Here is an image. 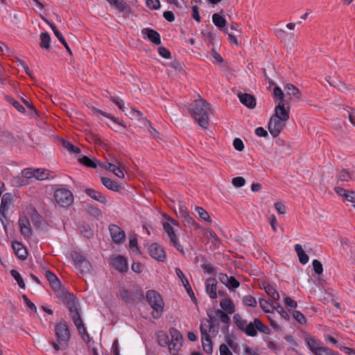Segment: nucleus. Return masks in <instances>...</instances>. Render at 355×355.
<instances>
[{
  "label": "nucleus",
  "mask_w": 355,
  "mask_h": 355,
  "mask_svg": "<svg viewBox=\"0 0 355 355\" xmlns=\"http://www.w3.org/2000/svg\"><path fill=\"white\" fill-rule=\"evenodd\" d=\"M189 110L199 125L203 128H207L211 112V106L209 103L202 98L195 100L189 105Z\"/></svg>",
  "instance_id": "f257e3e1"
},
{
  "label": "nucleus",
  "mask_w": 355,
  "mask_h": 355,
  "mask_svg": "<svg viewBox=\"0 0 355 355\" xmlns=\"http://www.w3.org/2000/svg\"><path fill=\"white\" fill-rule=\"evenodd\" d=\"M289 110L290 106L284 109L283 103L275 107V114L268 123V130L272 137H277L285 126V122L289 119Z\"/></svg>",
  "instance_id": "f03ea898"
},
{
  "label": "nucleus",
  "mask_w": 355,
  "mask_h": 355,
  "mask_svg": "<svg viewBox=\"0 0 355 355\" xmlns=\"http://www.w3.org/2000/svg\"><path fill=\"white\" fill-rule=\"evenodd\" d=\"M146 299L153 310L152 312L153 318L154 319L159 318L163 313L164 306V302L161 295L154 290H148L146 292Z\"/></svg>",
  "instance_id": "7ed1b4c3"
},
{
  "label": "nucleus",
  "mask_w": 355,
  "mask_h": 355,
  "mask_svg": "<svg viewBox=\"0 0 355 355\" xmlns=\"http://www.w3.org/2000/svg\"><path fill=\"white\" fill-rule=\"evenodd\" d=\"M119 296L127 304H138L145 298L143 291L140 289H137L132 292L127 289H121Z\"/></svg>",
  "instance_id": "20e7f679"
},
{
  "label": "nucleus",
  "mask_w": 355,
  "mask_h": 355,
  "mask_svg": "<svg viewBox=\"0 0 355 355\" xmlns=\"http://www.w3.org/2000/svg\"><path fill=\"white\" fill-rule=\"evenodd\" d=\"M54 198L58 204L62 207L69 206L73 201V196L69 189L61 188L54 192Z\"/></svg>",
  "instance_id": "39448f33"
},
{
  "label": "nucleus",
  "mask_w": 355,
  "mask_h": 355,
  "mask_svg": "<svg viewBox=\"0 0 355 355\" xmlns=\"http://www.w3.org/2000/svg\"><path fill=\"white\" fill-rule=\"evenodd\" d=\"M74 263L82 274L88 273L92 269V265L89 261L84 256L77 252H73L71 254Z\"/></svg>",
  "instance_id": "423d86ee"
},
{
  "label": "nucleus",
  "mask_w": 355,
  "mask_h": 355,
  "mask_svg": "<svg viewBox=\"0 0 355 355\" xmlns=\"http://www.w3.org/2000/svg\"><path fill=\"white\" fill-rule=\"evenodd\" d=\"M163 228L169 238L170 244L176 248L182 254H184L183 247L180 245L178 238L172 227L171 224L167 222L163 223Z\"/></svg>",
  "instance_id": "0eeeda50"
},
{
  "label": "nucleus",
  "mask_w": 355,
  "mask_h": 355,
  "mask_svg": "<svg viewBox=\"0 0 355 355\" xmlns=\"http://www.w3.org/2000/svg\"><path fill=\"white\" fill-rule=\"evenodd\" d=\"M57 297L61 300L62 303L67 306L68 309H71L72 306H77L79 304L78 298L73 293H70L66 290L61 291Z\"/></svg>",
  "instance_id": "6e6552de"
},
{
  "label": "nucleus",
  "mask_w": 355,
  "mask_h": 355,
  "mask_svg": "<svg viewBox=\"0 0 355 355\" xmlns=\"http://www.w3.org/2000/svg\"><path fill=\"white\" fill-rule=\"evenodd\" d=\"M55 335L59 341H68L71 337L69 327L65 322L55 326Z\"/></svg>",
  "instance_id": "1a4fd4ad"
},
{
  "label": "nucleus",
  "mask_w": 355,
  "mask_h": 355,
  "mask_svg": "<svg viewBox=\"0 0 355 355\" xmlns=\"http://www.w3.org/2000/svg\"><path fill=\"white\" fill-rule=\"evenodd\" d=\"M109 231L113 241L116 244H121L125 241V232L118 225L111 224L109 226Z\"/></svg>",
  "instance_id": "9d476101"
},
{
  "label": "nucleus",
  "mask_w": 355,
  "mask_h": 355,
  "mask_svg": "<svg viewBox=\"0 0 355 355\" xmlns=\"http://www.w3.org/2000/svg\"><path fill=\"white\" fill-rule=\"evenodd\" d=\"M150 256L158 261H164L166 259V253L164 248L157 243H152L148 248Z\"/></svg>",
  "instance_id": "9b49d317"
},
{
  "label": "nucleus",
  "mask_w": 355,
  "mask_h": 355,
  "mask_svg": "<svg viewBox=\"0 0 355 355\" xmlns=\"http://www.w3.org/2000/svg\"><path fill=\"white\" fill-rule=\"evenodd\" d=\"M45 276L57 295L60 294L61 291L65 290L64 288L61 287L59 279L51 271L49 270H46Z\"/></svg>",
  "instance_id": "f8f14e48"
},
{
  "label": "nucleus",
  "mask_w": 355,
  "mask_h": 355,
  "mask_svg": "<svg viewBox=\"0 0 355 355\" xmlns=\"http://www.w3.org/2000/svg\"><path fill=\"white\" fill-rule=\"evenodd\" d=\"M286 95L289 97V100L298 102L302 98V94L298 88L293 84H286L284 87Z\"/></svg>",
  "instance_id": "ddd939ff"
},
{
  "label": "nucleus",
  "mask_w": 355,
  "mask_h": 355,
  "mask_svg": "<svg viewBox=\"0 0 355 355\" xmlns=\"http://www.w3.org/2000/svg\"><path fill=\"white\" fill-rule=\"evenodd\" d=\"M112 265L120 272H126L128 268L126 259L121 255L113 257L112 258Z\"/></svg>",
  "instance_id": "4468645a"
},
{
  "label": "nucleus",
  "mask_w": 355,
  "mask_h": 355,
  "mask_svg": "<svg viewBox=\"0 0 355 355\" xmlns=\"http://www.w3.org/2000/svg\"><path fill=\"white\" fill-rule=\"evenodd\" d=\"M175 273H176L177 276L178 277V278L181 280L184 287L185 288L187 292L188 293V294L190 296V297L191 298V300L193 302L195 300H196V298L195 297L193 291H192V288H191V285L189 284V282L185 277V276H184V273L182 272V271L179 268H175Z\"/></svg>",
  "instance_id": "2eb2a0df"
},
{
  "label": "nucleus",
  "mask_w": 355,
  "mask_h": 355,
  "mask_svg": "<svg viewBox=\"0 0 355 355\" xmlns=\"http://www.w3.org/2000/svg\"><path fill=\"white\" fill-rule=\"evenodd\" d=\"M19 225L21 233L25 237L30 238L32 235V231L28 218L26 216H20L19 219Z\"/></svg>",
  "instance_id": "dca6fc26"
},
{
  "label": "nucleus",
  "mask_w": 355,
  "mask_h": 355,
  "mask_svg": "<svg viewBox=\"0 0 355 355\" xmlns=\"http://www.w3.org/2000/svg\"><path fill=\"white\" fill-rule=\"evenodd\" d=\"M206 292L211 299L217 297V281L215 278L209 277L206 280Z\"/></svg>",
  "instance_id": "f3484780"
},
{
  "label": "nucleus",
  "mask_w": 355,
  "mask_h": 355,
  "mask_svg": "<svg viewBox=\"0 0 355 355\" xmlns=\"http://www.w3.org/2000/svg\"><path fill=\"white\" fill-rule=\"evenodd\" d=\"M141 33L146 36L148 40L153 44L156 45L161 44L160 35L156 31L150 28H145L142 29Z\"/></svg>",
  "instance_id": "a211bd4d"
},
{
  "label": "nucleus",
  "mask_w": 355,
  "mask_h": 355,
  "mask_svg": "<svg viewBox=\"0 0 355 355\" xmlns=\"http://www.w3.org/2000/svg\"><path fill=\"white\" fill-rule=\"evenodd\" d=\"M21 174L22 177L21 178H18L17 181L16 182L17 187H21L23 185L28 184V180L33 177L35 178V173L31 168H26L22 171Z\"/></svg>",
  "instance_id": "6ab92c4d"
},
{
  "label": "nucleus",
  "mask_w": 355,
  "mask_h": 355,
  "mask_svg": "<svg viewBox=\"0 0 355 355\" xmlns=\"http://www.w3.org/2000/svg\"><path fill=\"white\" fill-rule=\"evenodd\" d=\"M12 249L15 255L21 260H25L27 258L28 252L23 245L17 241H15L12 244Z\"/></svg>",
  "instance_id": "aec40b11"
},
{
  "label": "nucleus",
  "mask_w": 355,
  "mask_h": 355,
  "mask_svg": "<svg viewBox=\"0 0 355 355\" xmlns=\"http://www.w3.org/2000/svg\"><path fill=\"white\" fill-rule=\"evenodd\" d=\"M305 341L309 349L314 354H317L319 349L322 347L321 341L312 336H306Z\"/></svg>",
  "instance_id": "412c9836"
},
{
  "label": "nucleus",
  "mask_w": 355,
  "mask_h": 355,
  "mask_svg": "<svg viewBox=\"0 0 355 355\" xmlns=\"http://www.w3.org/2000/svg\"><path fill=\"white\" fill-rule=\"evenodd\" d=\"M238 97L240 101L248 107L254 108L256 106V99L252 95L239 93Z\"/></svg>",
  "instance_id": "4be33fe9"
},
{
  "label": "nucleus",
  "mask_w": 355,
  "mask_h": 355,
  "mask_svg": "<svg viewBox=\"0 0 355 355\" xmlns=\"http://www.w3.org/2000/svg\"><path fill=\"white\" fill-rule=\"evenodd\" d=\"M75 326L76 327L78 333L80 334L82 339L85 343L89 342V335L87 331L86 328L83 324L82 318H76V321L73 322Z\"/></svg>",
  "instance_id": "5701e85b"
},
{
  "label": "nucleus",
  "mask_w": 355,
  "mask_h": 355,
  "mask_svg": "<svg viewBox=\"0 0 355 355\" xmlns=\"http://www.w3.org/2000/svg\"><path fill=\"white\" fill-rule=\"evenodd\" d=\"M85 193L91 198L103 204L106 205L107 200L106 198L101 193L92 188H87L85 190Z\"/></svg>",
  "instance_id": "b1692460"
},
{
  "label": "nucleus",
  "mask_w": 355,
  "mask_h": 355,
  "mask_svg": "<svg viewBox=\"0 0 355 355\" xmlns=\"http://www.w3.org/2000/svg\"><path fill=\"white\" fill-rule=\"evenodd\" d=\"M101 183L109 190L113 191H119L122 189V187L119 184L116 182L111 180L110 178L106 177H102Z\"/></svg>",
  "instance_id": "393cba45"
},
{
  "label": "nucleus",
  "mask_w": 355,
  "mask_h": 355,
  "mask_svg": "<svg viewBox=\"0 0 355 355\" xmlns=\"http://www.w3.org/2000/svg\"><path fill=\"white\" fill-rule=\"evenodd\" d=\"M273 96L274 97L279 99V102L277 105H281L283 103V107L284 109H287V106H289L288 102L284 98L285 94L280 87H275L274 88Z\"/></svg>",
  "instance_id": "a878e982"
},
{
  "label": "nucleus",
  "mask_w": 355,
  "mask_h": 355,
  "mask_svg": "<svg viewBox=\"0 0 355 355\" xmlns=\"http://www.w3.org/2000/svg\"><path fill=\"white\" fill-rule=\"evenodd\" d=\"M220 305L221 308L227 311L228 313H233L235 312V306L232 300L230 297H225L220 301Z\"/></svg>",
  "instance_id": "bb28decb"
},
{
  "label": "nucleus",
  "mask_w": 355,
  "mask_h": 355,
  "mask_svg": "<svg viewBox=\"0 0 355 355\" xmlns=\"http://www.w3.org/2000/svg\"><path fill=\"white\" fill-rule=\"evenodd\" d=\"M212 21L215 26H216L220 31L226 32V29H225L226 20L223 17L220 15L218 13H214L212 15Z\"/></svg>",
  "instance_id": "cd10ccee"
},
{
  "label": "nucleus",
  "mask_w": 355,
  "mask_h": 355,
  "mask_svg": "<svg viewBox=\"0 0 355 355\" xmlns=\"http://www.w3.org/2000/svg\"><path fill=\"white\" fill-rule=\"evenodd\" d=\"M263 289L265 292L274 300H279V294L274 288V286L270 284H263Z\"/></svg>",
  "instance_id": "c85d7f7f"
},
{
  "label": "nucleus",
  "mask_w": 355,
  "mask_h": 355,
  "mask_svg": "<svg viewBox=\"0 0 355 355\" xmlns=\"http://www.w3.org/2000/svg\"><path fill=\"white\" fill-rule=\"evenodd\" d=\"M295 250L298 256L299 261L302 264H306L309 261V256L304 251L300 244L295 245Z\"/></svg>",
  "instance_id": "c756f323"
},
{
  "label": "nucleus",
  "mask_w": 355,
  "mask_h": 355,
  "mask_svg": "<svg viewBox=\"0 0 355 355\" xmlns=\"http://www.w3.org/2000/svg\"><path fill=\"white\" fill-rule=\"evenodd\" d=\"M270 307L272 309L271 313L275 310L283 318L286 320L288 321L290 320V316L288 313L284 310V309L282 306V305L278 302H274L270 304Z\"/></svg>",
  "instance_id": "7c9ffc66"
},
{
  "label": "nucleus",
  "mask_w": 355,
  "mask_h": 355,
  "mask_svg": "<svg viewBox=\"0 0 355 355\" xmlns=\"http://www.w3.org/2000/svg\"><path fill=\"white\" fill-rule=\"evenodd\" d=\"M60 145H62V146L63 148L67 149L70 153H73L75 154H79L80 153V148L75 146L71 143H70L69 141H68L64 139H61L60 140Z\"/></svg>",
  "instance_id": "2f4dec72"
},
{
  "label": "nucleus",
  "mask_w": 355,
  "mask_h": 355,
  "mask_svg": "<svg viewBox=\"0 0 355 355\" xmlns=\"http://www.w3.org/2000/svg\"><path fill=\"white\" fill-rule=\"evenodd\" d=\"M40 40L41 42L40 44V46L41 48L49 50L51 48L50 43H51V36L49 33H42L40 34Z\"/></svg>",
  "instance_id": "473e14b6"
},
{
  "label": "nucleus",
  "mask_w": 355,
  "mask_h": 355,
  "mask_svg": "<svg viewBox=\"0 0 355 355\" xmlns=\"http://www.w3.org/2000/svg\"><path fill=\"white\" fill-rule=\"evenodd\" d=\"M243 332L246 335L251 337H254L257 335V324L255 322V319L254 320L253 322H250V323L247 324Z\"/></svg>",
  "instance_id": "72a5a7b5"
},
{
  "label": "nucleus",
  "mask_w": 355,
  "mask_h": 355,
  "mask_svg": "<svg viewBox=\"0 0 355 355\" xmlns=\"http://www.w3.org/2000/svg\"><path fill=\"white\" fill-rule=\"evenodd\" d=\"M12 194L10 193H6L1 198V202L0 205V209L8 210L9 207L12 202Z\"/></svg>",
  "instance_id": "f704fd0d"
},
{
  "label": "nucleus",
  "mask_w": 355,
  "mask_h": 355,
  "mask_svg": "<svg viewBox=\"0 0 355 355\" xmlns=\"http://www.w3.org/2000/svg\"><path fill=\"white\" fill-rule=\"evenodd\" d=\"M158 344L162 347H166L169 344V337L164 331H159L157 334Z\"/></svg>",
  "instance_id": "c9c22d12"
},
{
  "label": "nucleus",
  "mask_w": 355,
  "mask_h": 355,
  "mask_svg": "<svg viewBox=\"0 0 355 355\" xmlns=\"http://www.w3.org/2000/svg\"><path fill=\"white\" fill-rule=\"evenodd\" d=\"M182 220L185 226L193 227L194 229L200 228L199 225L196 223L194 219L189 214V213L185 216V217L182 218Z\"/></svg>",
  "instance_id": "e433bc0d"
},
{
  "label": "nucleus",
  "mask_w": 355,
  "mask_h": 355,
  "mask_svg": "<svg viewBox=\"0 0 355 355\" xmlns=\"http://www.w3.org/2000/svg\"><path fill=\"white\" fill-rule=\"evenodd\" d=\"M78 161L82 164H83V165H85V166H86L87 167L96 168V166H97V164H96V161L95 160H92V159H91L90 158H89L88 157H87L85 155L80 156L78 158Z\"/></svg>",
  "instance_id": "4c0bfd02"
},
{
  "label": "nucleus",
  "mask_w": 355,
  "mask_h": 355,
  "mask_svg": "<svg viewBox=\"0 0 355 355\" xmlns=\"http://www.w3.org/2000/svg\"><path fill=\"white\" fill-rule=\"evenodd\" d=\"M196 211L198 213V218L204 221L211 223V218L208 212L201 207H196Z\"/></svg>",
  "instance_id": "58836bf2"
},
{
  "label": "nucleus",
  "mask_w": 355,
  "mask_h": 355,
  "mask_svg": "<svg viewBox=\"0 0 355 355\" xmlns=\"http://www.w3.org/2000/svg\"><path fill=\"white\" fill-rule=\"evenodd\" d=\"M233 320L237 326V327L242 331L245 330V327L247 325V321L243 320L241 316L239 313H236L234 317Z\"/></svg>",
  "instance_id": "ea45409f"
},
{
  "label": "nucleus",
  "mask_w": 355,
  "mask_h": 355,
  "mask_svg": "<svg viewBox=\"0 0 355 355\" xmlns=\"http://www.w3.org/2000/svg\"><path fill=\"white\" fill-rule=\"evenodd\" d=\"M81 234L87 239H92L94 236V232L88 225H83L79 227Z\"/></svg>",
  "instance_id": "a19ab883"
},
{
  "label": "nucleus",
  "mask_w": 355,
  "mask_h": 355,
  "mask_svg": "<svg viewBox=\"0 0 355 355\" xmlns=\"http://www.w3.org/2000/svg\"><path fill=\"white\" fill-rule=\"evenodd\" d=\"M70 313V317L73 320V322L76 321V318H81V309L80 304L76 306H73L71 307V309H69Z\"/></svg>",
  "instance_id": "79ce46f5"
},
{
  "label": "nucleus",
  "mask_w": 355,
  "mask_h": 355,
  "mask_svg": "<svg viewBox=\"0 0 355 355\" xmlns=\"http://www.w3.org/2000/svg\"><path fill=\"white\" fill-rule=\"evenodd\" d=\"M202 340V345L203 350L207 354H212V341L211 340L210 336L207 339L201 338Z\"/></svg>",
  "instance_id": "37998d69"
},
{
  "label": "nucleus",
  "mask_w": 355,
  "mask_h": 355,
  "mask_svg": "<svg viewBox=\"0 0 355 355\" xmlns=\"http://www.w3.org/2000/svg\"><path fill=\"white\" fill-rule=\"evenodd\" d=\"M35 173V178L39 180H44L49 178V171L45 169L37 168L34 170Z\"/></svg>",
  "instance_id": "c03bdc74"
},
{
  "label": "nucleus",
  "mask_w": 355,
  "mask_h": 355,
  "mask_svg": "<svg viewBox=\"0 0 355 355\" xmlns=\"http://www.w3.org/2000/svg\"><path fill=\"white\" fill-rule=\"evenodd\" d=\"M11 276L17 281L19 286L21 288H25V283L23 278L18 271L16 270H12L10 271Z\"/></svg>",
  "instance_id": "a18cd8bd"
},
{
  "label": "nucleus",
  "mask_w": 355,
  "mask_h": 355,
  "mask_svg": "<svg viewBox=\"0 0 355 355\" xmlns=\"http://www.w3.org/2000/svg\"><path fill=\"white\" fill-rule=\"evenodd\" d=\"M6 99L9 103L12 104L17 110L21 113L25 112V108L19 102L15 101L13 98L9 96H6Z\"/></svg>",
  "instance_id": "49530a36"
},
{
  "label": "nucleus",
  "mask_w": 355,
  "mask_h": 355,
  "mask_svg": "<svg viewBox=\"0 0 355 355\" xmlns=\"http://www.w3.org/2000/svg\"><path fill=\"white\" fill-rule=\"evenodd\" d=\"M170 334L171 336L172 342L176 341L177 343H180L181 344V342L182 340V336L180 333V331L175 329V328H171L169 330Z\"/></svg>",
  "instance_id": "de8ad7c7"
},
{
  "label": "nucleus",
  "mask_w": 355,
  "mask_h": 355,
  "mask_svg": "<svg viewBox=\"0 0 355 355\" xmlns=\"http://www.w3.org/2000/svg\"><path fill=\"white\" fill-rule=\"evenodd\" d=\"M109 164V171L114 173L117 177L120 178H124V173L121 171V169L116 165L112 163H108Z\"/></svg>",
  "instance_id": "09e8293b"
},
{
  "label": "nucleus",
  "mask_w": 355,
  "mask_h": 355,
  "mask_svg": "<svg viewBox=\"0 0 355 355\" xmlns=\"http://www.w3.org/2000/svg\"><path fill=\"white\" fill-rule=\"evenodd\" d=\"M255 322L257 324V331L266 334H270V329L268 326L263 324L259 318H255Z\"/></svg>",
  "instance_id": "8fccbe9b"
},
{
  "label": "nucleus",
  "mask_w": 355,
  "mask_h": 355,
  "mask_svg": "<svg viewBox=\"0 0 355 355\" xmlns=\"http://www.w3.org/2000/svg\"><path fill=\"white\" fill-rule=\"evenodd\" d=\"M31 209L33 211L31 220L35 226L40 227L42 223V218L34 207H32Z\"/></svg>",
  "instance_id": "3c124183"
},
{
  "label": "nucleus",
  "mask_w": 355,
  "mask_h": 355,
  "mask_svg": "<svg viewBox=\"0 0 355 355\" xmlns=\"http://www.w3.org/2000/svg\"><path fill=\"white\" fill-rule=\"evenodd\" d=\"M239 282L234 276H230L227 284L225 286L230 290H234L239 287Z\"/></svg>",
  "instance_id": "603ef678"
},
{
  "label": "nucleus",
  "mask_w": 355,
  "mask_h": 355,
  "mask_svg": "<svg viewBox=\"0 0 355 355\" xmlns=\"http://www.w3.org/2000/svg\"><path fill=\"white\" fill-rule=\"evenodd\" d=\"M243 302L245 305L252 307H255L257 304L256 299L252 295H245L243 297Z\"/></svg>",
  "instance_id": "864d4df0"
},
{
  "label": "nucleus",
  "mask_w": 355,
  "mask_h": 355,
  "mask_svg": "<svg viewBox=\"0 0 355 355\" xmlns=\"http://www.w3.org/2000/svg\"><path fill=\"white\" fill-rule=\"evenodd\" d=\"M188 209L183 202H179L178 211H176V214L181 219L188 214Z\"/></svg>",
  "instance_id": "5fc2aeb1"
},
{
  "label": "nucleus",
  "mask_w": 355,
  "mask_h": 355,
  "mask_svg": "<svg viewBox=\"0 0 355 355\" xmlns=\"http://www.w3.org/2000/svg\"><path fill=\"white\" fill-rule=\"evenodd\" d=\"M93 110H94L96 112L99 113V114H101V115H103V116H105V117H107V118H108V119H111L114 123H116V124H118V125H122V126H123V127H125V125H123L122 123H119V122L118 121L117 119H116V117H114V116H112V114H108V113H107V112H104V111H102V110H99V109H97V108H96V107H93Z\"/></svg>",
  "instance_id": "6e6d98bb"
},
{
  "label": "nucleus",
  "mask_w": 355,
  "mask_h": 355,
  "mask_svg": "<svg viewBox=\"0 0 355 355\" xmlns=\"http://www.w3.org/2000/svg\"><path fill=\"white\" fill-rule=\"evenodd\" d=\"M112 5L114 6L120 12H125L127 9L130 8L125 2L119 0L113 1Z\"/></svg>",
  "instance_id": "4d7b16f0"
},
{
  "label": "nucleus",
  "mask_w": 355,
  "mask_h": 355,
  "mask_svg": "<svg viewBox=\"0 0 355 355\" xmlns=\"http://www.w3.org/2000/svg\"><path fill=\"white\" fill-rule=\"evenodd\" d=\"M312 264L314 272L318 275H321L323 272V266L321 262L318 259H314Z\"/></svg>",
  "instance_id": "13d9d810"
},
{
  "label": "nucleus",
  "mask_w": 355,
  "mask_h": 355,
  "mask_svg": "<svg viewBox=\"0 0 355 355\" xmlns=\"http://www.w3.org/2000/svg\"><path fill=\"white\" fill-rule=\"evenodd\" d=\"M215 313L216 315L220 318V320L223 323H228L230 322V319L229 315L222 310L218 309Z\"/></svg>",
  "instance_id": "bf43d9fd"
},
{
  "label": "nucleus",
  "mask_w": 355,
  "mask_h": 355,
  "mask_svg": "<svg viewBox=\"0 0 355 355\" xmlns=\"http://www.w3.org/2000/svg\"><path fill=\"white\" fill-rule=\"evenodd\" d=\"M315 355H339V354L333 352L327 347L322 346Z\"/></svg>",
  "instance_id": "052dcab7"
},
{
  "label": "nucleus",
  "mask_w": 355,
  "mask_h": 355,
  "mask_svg": "<svg viewBox=\"0 0 355 355\" xmlns=\"http://www.w3.org/2000/svg\"><path fill=\"white\" fill-rule=\"evenodd\" d=\"M110 100L121 110H124V103L122 99L116 96H110Z\"/></svg>",
  "instance_id": "680f3d73"
},
{
  "label": "nucleus",
  "mask_w": 355,
  "mask_h": 355,
  "mask_svg": "<svg viewBox=\"0 0 355 355\" xmlns=\"http://www.w3.org/2000/svg\"><path fill=\"white\" fill-rule=\"evenodd\" d=\"M146 5L151 10H157L160 7V3L159 0H146Z\"/></svg>",
  "instance_id": "e2e57ef3"
},
{
  "label": "nucleus",
  "mask_w": 355,
  "mask_h": 355,
  "mask_svg": "<svg viewBox=\"0 0 355 355\" xmlns=\"http://www.w3.org/2000/svg\"><path fill=\"white\" fill-rule=\"evenodd\" d=\"M259 302L260 307L263 309V311L265 313H270V312H271V311H270L268 307L270 306V304L272 303H270L269 301H268V300H266L265 299H263V298H260Z\"/></svg>",
  "instance_id": "0e129e2a"
},
{
  "label": "nucleus",
  "mask_w": 355,
  "mask_h": 355,
  "mask_svg": "<svg viewBox=\"0 0 355 355\" xmlns=\"http://www.w3.org/2000/svg\"><path fill=\"white\" fill-rule=\"evenodd\" d=\"M337 178L340 181H347L348 178H352L351 173L346 169H343L337 175Z\"/></svg>",
  "instance_id": "69168bd1"
},
{
  "label": "nucleus",
  "mask_w": 355,
  "mask_h": 355,
  "mask_svg": "<svg viewBox=\"0 0 355 355\" xmlns=\"http://www.w3.org/2000/svg\"><path fill=\"white\" fill-rule=\"evenodd\" d=\"M293 318L300 324L306 322L304 315L299 311H294L293 313Z\"/></svg>",
  "instance_id": "338daca9"
},
{
  "label": "nucleus",
  "mask_w": 355,
  "mask_h": 355,
  "mask_svg": "<svg viewBox=\"0 0 355 355\" xmlns=\"http://www.w3.org/2000/svg\"><path fill=\"white\" fill-rule=\"evenodd\" d=\"M232 183L236 187H241L245 184V180L243 177L239 176L234 178L232 180Z\"/></svg>",
  "instance_id": "774afa93"
}]
</instances>
